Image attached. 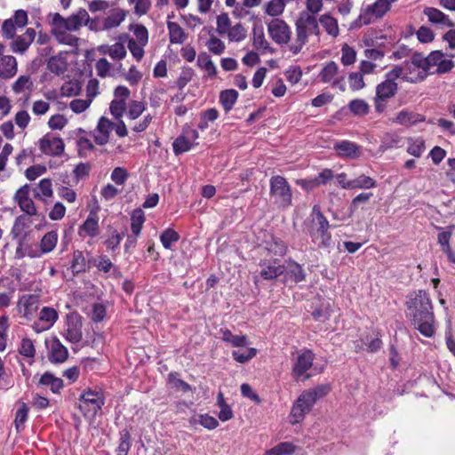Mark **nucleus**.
<instances>
[{
    "label": "nucleus",
    "mask_w": 455,
    "mask_h": 455,
    "mask_svg": "<svg viewBox=\"0 0 455 455\" xmlns=\"http://www.w3.org/2000/svg\"><path fill=\"white\" fill-rule=\"evenodd\" d=\"M405 305L413 327L427 338L434 337L435 319L428 293L423 290L413 291L408 296Z\"/></svg>",
    "instance_id": "nucleus-1"
},
{
    "label": "nucleus",
    "mask_w": 455,
    "mask_h": 455,
    "mask_svg": "<svg viewBox=\"0 0 455 455\" xmlns=\"http://www.w3.org/2000/svg\"><path fill=\"white\" fill-rule=\"evenodd\" d=\"M90 16L85 9H80L68 18L62 17L60 13L52 14L51 33L58 43L76 46L78 37L71 32L77 31L82 26L87 25Z\"/></svg>",
    "instance_id": "nucleus-2"
},
{
    "label": "nucleus",
    "mask_w": 455,
    "mask_h": 455,
    "mask_svg": "<svg viewBox=\"0 0 455 455\" xmlns=\"http://www.w3.org/2000/svg\"><path fill=\"white\" fill-rule=\"evenodd\" d=\"M329 228V222L322 213L320 207L315 205L312 209L310 220L306 226V233L318 248H328L331 246V235L328 232Z\"/></svg>",
    "instance_id": "nucleus-3"
},
{
    "label": "nucleus",
    "mask_w": 455,
    "mask_h": 455,
    "mask_svg": "<svg viewBox=\"0 0 455 455\" xmlns=\"http://www.w3.org/2000/svg\"><path fill=\"white\" fill-rule=\"evenodd\" d=\"M296 40L289 48L293 54H298L307 43L310 35H320V28L315 16L301 12L295 22Z\"/></svg>",
    "instance_id": "nucleus-4"
},
{
    "label": "nucleus",
    "mask_w": 455,
    "mask_h": 455,
    "mask_svg": "<svg viewBox=\"0 0 455 455\" xmlns=\"http://www.w3.org/2000/svg\"><path fill=\"white\" fill-rule=\"evenodd\" d=\"M397 0H376L361 9L357 21L359 26L369 25L385 16L391 9L393 3Z\"/></svg>",
    "instance_id": "nucleus-5"
},
{
    "label": "nucleus",
    "mask_w": 455,
    "mask_h": 455,
    "mask_svg": "<svg viewBox=\"0 0 455 455\" xmlns=\"http://www.w3.org/2000/svg\"><path fill=\"white\" fill-rule=\"evenodd\" d=\"M270 197L279 207L286 208L291 204L292 194L287 180L279 175L270 179Z\"/></svg>",
    "instance_id": "nucleus-6"
},
{
    "label": "nucleus",
    "mask_w": 455,
    "mask_h": 455,
    "mask_svg": "<svg viewBox=\"0 0 455 455\" xmlns=\"http://www.w3.org/2000/svg\"><path fill=\"white\" fill-rule=\"evenodd\" d=\"M403 69L400 66H395L386 74V79L376 87V96L386 100L395 96L397 92V84L395 80L403 75Z\"/></svg>",
    "instance_id": "nucleus-7"
},
{
    "label": "nucleus",
    "mask_w": 455,
    "mask_h": 455,
    "mask_svg": "<svg viewBox=\"0 0 455 455\" xmlns=\"http://www.w3.org/2000/svg\"><path fill=\"white\" fill-rule=\"evenodd\" d=\"M315 359L314 353L309 349H305L298 354L293 363L292 375L296 380H306L310 378L307 371L311 369Z\"/></svg>",
    "instance_id": "nucleus-8"
},
{
    "label": "nucleus",
    "mask_w": 455,
    "mask_h": 455,
    "mask_svg": "<svg viewBox=\"0 0 455 455\" xmlns=\"http://www.w3.org/2000/svg\"><path fill=\"white\" fill-rule=\"evenodd\" d=\"M79 400L82 402V403L79 404V409L84 415L90 413L96 414L97 411L104 405L102 394L91 389L85 390L80 395Z\"/></svg>",
    "instance_id": "nucleus-9"
},
{
    "label": "nucleus",
    "mask_w": 455,
    "mask_h": 455,
    "mask_svg": "<svg viewBox=\"0 0 455 455\" xmlns=\"http://www.w3.org/2000/svg\"><path fill=\"white\" fill-rule=\"evenodd\" d=\"M319 78L323 83L331 84L332 87H338L342 92L346 89L344 76H339V66L334 61H329L323 66Z\"/></svg>",
    "instance_id": "nucleus-10"
},
{
    "label": "nucleus",
    "mask_w": 455,
    "mask_h": 455,
    "mask_svg": "<svg viewBox=\"0 0 455 455\" xmlns=\"http://www.w3.org/2000/svg\"><path fill=\"white\" fill-rule=\"evenodd\" d=\"M267 31L274 42L278 44H287L291 36L289 25L280 19H274L267 25Z\"/></svg>",
    "instance_id": "nucleus-11"
},
{
    "label": "nucleus",
    "mask_w": 455,
    "mask_h": 455,
    "mask_svg": "<svg viewBox=\"0 0 455 455\" xmlns=\"http://www.w3.org/2000/svg\"><path fill=\"white\" fill-rule=\"evenodd\" d=\"M314 403L310 402L307 395L303 392L296 400L293 404L291 414L290 422L294 425L303 420L306 414H307L313 408Z\"/></svg>",
    "instance_id": "nucleus-12"
},
{
    "label": "nucleus",
    "mask_w": 455,
    "mask_h": 455,
    "mask_svg": "<svg viewBox=\"0 0 455 455\" xmlns=\"http://www.w3.org/2000/svg\"><path fill=\"white\" fill-rule=\"evenodd\" d=\"M14 201L18 204L19 207L24 215L36 216L37 214L36 207L33 200L29 197V188L28 185H24L20 188L13 197Z\"/></svg>",
    "instance_id": "nucleus-13"
},
{
    "label": "nucleus",
    "mask_w": 455,
    "mask_h": 455,
    "mask_svg": "<svg viewBox=\"0 0 455 455\" xmlns=\"http://www.w3.org/2000/svg\"><path fill=\"white\" fill-rule=\"evenodd\" d=\"M83 338L81 316L70 313L67 316L66 339L72 343H78Z\"/></svg>",
    "instance_id": "nucleus-14"
},
{
    "label": "nucleus",
    "mask_w": 455,
    "mask_h": 455,
    "mask_svg": "<svg viewBox=\"0 0 455 455\" xmlns=\"http://www.w3.org/2000/svg\"><path fill=\"white\" fill-rule=\"evenodd\" d=\"M57 311L49 307H44L39 313V318L32 325L34 331L37 333L49 330L57 321Z\"/></svg>",
    "instance_id": "nucleus-15"
},
{
    "label": "nucleus",
    "mask_w": 455,
    "mask_h": 455,
    "mask_svg": "<svg viewBox=\"0 0 455 455\" xmlns=\"http://www.w3.org/2000/svg\"><path fill=\"white\" fill-rule=\"evenodd\" d=\"M64 142L59 138L50 134L44 136L39 141L40 150L50 156H60L64 151Z\"/></svg>",
    "instance_id": "nucleus-16"
},
{
    "label": "nucleus",
    "mask_w": 455,
    "mask_h": 455,
    "mask_svg": "<svg viewBox=\"0 0 455 455\" xmlns=\"http://www.w3.org/2000/svg\"><path fill=\"white\" fill-rule=\"evenodd\" d=\"M113 130L114 123L105 116L100 117L96 128L92 132L95 143L100 146L107 144Z\"/></svg>",
    "instance_id": "nucleus-17"
},
{
    "label": "nucleus",
    "mask_w": 455,
    "mask_h": 455,
    "mask_svg": "<svg viewBox=\"0 0 455 455\" xmlns=\"http://www.w3.org/2000/svg\"><path fill=\"white\" fill-rule=\"evenodd\" d=\"M259 266L261 267L259 275L264 280H273L283 275L285 271V267L279 264L276 259L273 261H261Z\"/></svg>",
    "instance_id": "nucleus-18"
},
{
    "label": "nucleus",
    "mask_w": 455,
    "mask_h": 455,
    "mask_svg": "<svg viewBox=\"0 0 455 455\" xmlns=\"http://www.w3.org/2000/svg\"><path fill=\"white\" fill-rule=\"evenodd\" d=\"M38 299L34 295L23 296L18 303V310L25 318L31 319L38 309Z\"/></svg>",
    "instance_id": "nucleus-19"
},
{
    "label": "nucleus",
    "mask_w": 455,
    "mask_h": 455,
    "mask_svg": "<svg viewBox=\"0 0 455 455\" xmlns=\"http://www.w3.org/2000/svg\"><path fill=\"white\" fill-rule=\"evenodd\" d=\"M411 65L415 68H421V71L418 74L417 77H404L406 81L411 83H418L423 81L429 72V66L427 57L423 56L421 53H414L411 57Z\"/></svg>",
    "instance_id": "nucleus-20"
},
{
    "label": "nucleus",
    "mask_w": 455,
    "mask_h": 455,
    "mask_svg": "<svg viewBox=\"0 0 455 455\" xmlns=\"http://www.w3.org/2000/svg\"><path fill=\"white\" fill-rule=\"evenodd\" d=\"M198 133L196 131L192 130L187 135H180L173 141V151L176 155H180L188 151L192 147V140H196Z\"/></svg>",
    "instance_id": "nucleus-21"
},
{
    "label": "nucleus",
    "mask_w": 455,
    "mask_h": 455,
    "mask_svg": "<svg viewBox=\"0 0 455 455\" xmlns=\"http://www.w3.org/2000/svg\"><path fill=\"white\" fill-rule=\"evenodd\" d=\"M36 30L28 28L26 32L19 36L12 43V49L15 52L23 53L33 43L36 37Z\"/></svg>",
    "instance_id": "nucleus-22"
},
{
    "label": "nucleus",
    "mask_w": 455,
    "mask_h": 455,
    "mask_svg": "<svg viewBox=\"0 0 455 455\" xmlns=\"http://www.w3.org/2000/svg\"><path fill=\"white\" fill-rule=\"evenodd\" d=\"M126 12L123 9H112L102 21V29L110 30L120 26L125 20Z\"/></svg>",
    "instance_id": "nucleus-23"
},
{
    "label": "nucleus",
    "mask_w": 455,
    "mask_h": 455,
    "mask_svg": "<svg viewBox=\"0 0 455 455\" xmlns=\"http://www.w3.org/2000/svg\"><path fill=\"white\" fill-rule=\"evenodd\" d=\"M334 149L341 157L355 159L360 156V148L355 143L343 140L335 144Z\"/></svg>",
    "instance_id": "nucleus-24"
},
{
    "label": "nucleus",
    "mask_w": 455,
    "mask_h": 455,
    "mask_svg": "<svg viewBox=\"0 0 455 455\" xmlns=\"http://www.w3.org/2000/svg\"><path fill=\"white\" fill-rule=\"evenodd\" d=\"M431 23L442 24L448 28L454 27V23L449 19L448 15L434 7H426L423 11Z\"/></svg>",
    "instance_id": "nucleus-25"
},
{
    "label": "nucleus",
    "mask_w": 455,
    "mask_h": 455,
    "mask_svg": "<svg viewBox=\"0 0 455 455\" xmlns=\"http://www.w3.org/2000/svg\"><path fill=\"white\" fill-rule=\"evenodd\" d=\"M425 117L422 115L414 113L412 111H409L407 109H403L400 111L396 116L393 119L394 123L411 126L416 124L417 123L424 122Z\"/></svg>",
    "instance_id": "nucleus-26"
},
{
    "label": "nucleus",
    "mask_w": 455,
    "mask_h": 455,
    "mask_svg": "<svg viewBox=\"0 0 455 455\" xmlns=\"http://www.w3.org/2000/svg\"><path fill=\"white\" fill-rule=\"evenodd\" d=\"M18 70L17 60L13 56L6 55L1 59L0 76L4 79L13 77Z\"/></svg>",
    "instance_id": "nucleus-27"
},
{
    "label": "nucleus",
    "mask_w": 455,
    "mask_h": 455,
    "mask_svg": "<svg viewBox=\"0 0 455 455\" xmlns=\"http://www.w3.org/2000/svg\"><path fill=\"white\" fill-rule=\"evenodd\" d=\"M68 356V349L60 343L59 339H54L52 344L49 359L52 363H60L67 360Z\"/></svg>",
    "instance_id": "nucleus-28"
},
{
    "label": "nucleus",
    "mask_w": 455,
    "mask_h": 455,
    "mask_svg": "<svg viewBox=\"0 0 455 455\" xmlns=\"http://www.w3.org/2000/svg\"><path fill=\"white\" fill-rule=\"evenodd\" d=\"M83 232L90 237H95L100 233L98 219L95 215L90 214L83 225L79 228V235Z\"/></svg>",
    "instance_id": "nucleus-29"
},
{
    "label": "nucleus",
    "mask_w": 455,
    "mask_h": 455,
    "mask_svg": "<svg viewBox=\"0 0 455 455\" xmlns=\"http://www.w3.org/2000/svg\"><path fill=\"white\" fill-rule=\"evenodd\" d=\"M318 22L323 26L328 35L337 37L339 34L338 20L328 13L320 16Z\"/></svg>",
    "instance_id": "nucleus-30"
},
{
    "label": "nucleus",
    "mask_w": 455,
    "mask_h": 455,
    "mask_svg": "<svg viewBox=\"0 0 455 455\" xmlns=\"http://www.w3.org/2000/svg\"><path fill=\"white\" fill-rule=\"evenodd\" d=\"M238 92L234 89L222 91L220 94V102L226 113L229 112L235 104Z\"/></svg>",
    "instance_id": "nucleus-31"
},
{
    "label": "nucleus",
    "mask_w": 455,
    "mask_h": 455,
    "mask_svg": "<svg viewBox=\"0 0 455 455\" xmlns=\"http://www.w3.org/2000/svg\"><path fill=\"white\" fill-rule=\"evenodd\" d=\"M167 28L169 30L170 42L172 44H182L187 38L183 28L176 22L168 21Z\"/></svg>",
    "instance_id": "nucleus-32"
},
{
    "label": "nucleus",
    "mask_w": 455,
    "mask_h": 455,
    "mask_svg": "<svg viewBox=\"0 0 455 455\" xmlns=\"http://www.w3.org/2000/svg\"><path fill=\"white\" fill-rule=\"evenodd\" d=\"M221 339L223 341L231 344L235 347H243L247 345V337L245 335H234L228 329H221Z\"/></svg>",
    "instance_id": "nucleus-33"
},
{
    "label": "nucleus",
    "mask_w": 455,
    "mask_h": 455,
    "mask_svg": "<svg viewBox=\"0 0 455 455\" xmlns=\"http://www.w3.org/2000/svg\"><path fill=\"white\" fill-rule=\"evenodd\" d=\"M30 217L31 216L22 214L15 219V221L12 228V235H13V237H20L23 234V232L30 227L32 223Z\"/></svg>",
    "instance_id": "nucleus-34"
},
{
    "label": "nucleus",
    "mask_w": 455,
    "mask_h": 455,
    "mask_svg": "<svg viewBox=\"0 0 455 455\" xmlns=\"http://www.w3.org/2000/svg\"><path fill=\"white\" fill-rule=\"evenodd\" d=\"M197 66L204 69L209 76H215L217 68L211 57L206 52H201L197 57Z\"/></svg>",
    "instance_id": "nucleus-35"
},
{
    "label": "nucleus",
    "mask_w": 455,
    "mask_h": 455,
    "mask_svg": "<svg viewBox=\"0 0 455 455\" xmlns=\"http://www.w3.org/2000/svg\"><path fill=\"white\" fill-rule=\"evenodd\" d=\"M376 185L377 183L375 180L362 174L355 179L351 180V184L347 187H351V189H370L375 188Z\"/></svg>",
    "instance_id": "nucleus-36"
},
{
    "label": "nucleus",
    "mask_w": 455,
    "mask_h": 455,
    "mask_svg": "<svg viewBox=\"0 0 455 455\" xmlns=\"http://www.w3.org/2000/svg\"><path fill=\"white\" fill-rule=\"evenodd\" d=\"M284 272L285 276L294 283H299L305 279V272L302 267L296 262H291Z\"/></svg>",
    "instance_id": "nucleus-37"
},
{
    "label": "nucleus",
    "mask_w": 455,
    "mask_h": 455,
    "mask_svg": "<svg viewBox=\"0 0 455 455\" xmlns=\"http://www.w3.org/2000/svg\"><path fill=\"white\" fill-rule=\"evenodd\" d=\"M295 451L296 446L292 443L283 442L266 451V455H291Z\"/></svg>",
    "instance_id": "nucleus-38"
},
{
    "label": "nucleus",
    "mask_w": 455,
    "mask_h": 455,
    "mask_svg": "<svg viewBox=\"0 0 455 455\" xmlns=\"http://www.w3.org/2000/svg\"><path fill=\"white\" fill-rule=\"evenodd\" d=\"M129 37L127 34L120 36V42H116L110 45L109 56L113 60H123L126 56V49L122 41L126 40Z\"/></svg>",
    "instance_id": "nucleus-39"
},
{
    "label": "nucleus",
    "mask_w": 455,
    "mask_h": 455,
    "mask_svg": "<svg viewBox=\"0 0 455 455\" xmlns=\"http://www.w3.org/2000/svg\"><path fill=\"white\" fill-rule=\"evenodd\" d=\"M131 228L135 236H138L142 229L145 221V215L141 209H136L132 212L131 218Z\"/></svg>",
    "instance_id": "nucleus-40"
},
{
    "label": "nucleus",
    "mask_w": 455,
    "mask_h": 455,
    "mask_svg": "<svg viewBox=\"0 0 455 455\" xmlns=\"http://www.w3.org/2000/svg\"><path fill=\"white\" fill-rule=\"evenodd\" d=\"M58 241V234L55 231H50L46 233L40 243V248L43 253H48L52 251Z\"/></svg>",
    "instance_id": "nucleus-41"
},
{
    "label": "nucleus",
    "mask_w": 455,
    "mask_h": 455,
    "mask_svg": "<svg viewBox=\"0 0 455 455\" xmlns=\"http://www.w3.org/2000/svg\"><path fill=\"white\" fill-rule=\"evenodd\" d=\"M39 383L44 386H50L53 393H58L63 387V381L60 378L54 377L50 372H45L40 379Z\"/></svg>",
    "instance_id": "nucleus-42"
},
{
    "label": "nucleus",
    "mask_w": 455,
    "mask_h": 455,
    "mask_svg": "<svg viewBox=\"0 0 455 455\" xmlns=\"http://www.w3.org/2000/svg\"><path fill=\"white\" fill-rule=\"evenodd\" d=\"M48 69L56 75H62L67 70V62L61 57H51L47 63Z\"/></svg>",
    "instance_id": "nucleus-43"
},
{
    "label": "nucleus",
    "mask_w": 455,
    "mask_h": 455,
    "mask_svg": "<svg viewBox=\"0 0 455 455\" xmlns=\"http://www.w3.org/2000/svg\"><path fill=\"white\" fill-rule=\"evenodd\" d=\"M349 110L355 116H365L369 113V104L362 99L353 100L348 104Z\"/></svg>",
    "instance_id": "nucleus-44"
},
{
    "label": "nucleus",
    "mask_w": 455,
    "mask_h": 455,
    "mask_svg": "<svg viewBox=\"0 0 455 455\" xmlns=\"http://www.w3.org/2000/svg\"><path fill=\"white\" fill-rule=\"evenodd\" d=\"M135 36V40L141 44H147L148 42V32L145 26L141 24H132L129 27Z\"/></svg>",
    "instance_id": "nucleus-45"
},
{
    "label": "nucleus",
    "mask_w": 455,
    "mask_h": 455,
    "mask_svg": "<svg viewBox=\"0 0 455 455\" xmlns=\"http://www.w3.org/2000/svg\"><path fill=\"white\" fill-rule=\"evenodd\" d=\"M131 445V435L127 429H123L120 432V443L116 449V455H128Z\"/></svg>",
    "instance_id": "nucleus-46"
},
{
    "label": "nucleus",
    "mask_w": 455,
    "mask_h": 455,
    "mask_svg": "<svg viewBox=\"0 0 455 455\" xmlns=\"http://www.w3.org/2000/svg\"><path fill=\"white\" fill-rule=\"evenodd\" d=\"M330 390L331 387L329 385H319L315 388L307 390L304 393L307 395L309 401L313 402V403L315 404L317 400L325 396L330 392Z\"/></svg>",
    "instance_id": "nucleus-47"
},
{
    "label": "nucleus",
    "mask_w": 455,
    "mask_h": 455,
    "mask_svg": "<svg viewBox=\"0 0 455 455\" xmlns=\"http://www.w3.org/2000/svg\"><path fill=\"white\" fill-rule=\"evenodd\" d=\"M180 239V235L172 228L164 230L160 235V241L165 249H171L173 243Z\"/></svg>",
    "instance_id": "nucleus-48"
},
{
    "label": "nucleus",
    "mask_w": 455,
    "mask_h": 455,
    "mask_svg": "<svg viewBox=\"0 0 455 455\" xmlns=\"http://www.w3.org/2000/svg\"><path fill=\"white\" fill-rule=\"evenodd\" d=\"M70 267L74 274H78L85 270L86 260L81 251H76L73 253V259Z\"/></svg>",
    "instance_id": "nucleus-49"
},
{
    "label": "nucleus",
    "mask_w": 455,
    "mask_h": 455,
    "mask_svg": "<svg viewBox=\"0 0 455 455\" xmlns=\"http://www.w3.org/2000/svg\"><path fill=\"white\" fill-rule=\"evenodd\" d=\"M227 34L228 39L232 42H240L246 37V30L241 23L230 27Z\"/></svg>",
    "instance_id": "nucleus-50"
},
{
    "label": "nucleus",
    "mask_w": 455,
    "mask_h": 455,
    "mask_svg": "<svg viewBox=\"0 0 455 455\" xmlns=\"http://www.w3.org/2000/svg\"><path fill=\"white\" fill-rule=\"evenodd\" d=\"M253 45L256 49L267 51L270 48L269 43L266 40L262 28L253 29Z\"/></svg>",
    "instance_id": "nucleus-51"
},
{
    "label": "nucleus",
    "mask_w": 455,
    "mask_h": 455,
    "mask_svg": "<svg viewBox=\"0 0 455 455\" xmlns=\"http://www.w3.org/2000/svg\"><path fill=\"white\" fill-rule=\"evenodd\" d=\"M284 4L281 0H271L265 7V12L272 17L281 15L284 11Z\"/></svg>",
    "instance_id": "nucleus-52"
},
{
    "label": "nucleus",
    "mask_w": 455,
    "mask_h": 455,
    "mask_svg": "<svg viewBox=\"0 0 455 455\" xmlns=\"http://www.w3.org/2000/svg\"><path fill=\"white\" fill-rule=\"evenodd\" d=\"M425 149V141L421 138L411 140L407 148V152L415 156L419 157Z\"/></svg>",
    "instance_id": "nucleus-53"
},
{
    "label": "nucleus",
    "mask_w": 455,
    "mask_h": 455,
    "mask_svg": "<svg viewBox=\"0 0 455 455\" xmlns=\"http://www.w3.org/2000/svg\"><path fill=\"white\" fill-rule=\"evenodd\" d=\"M208 50L216 55H220L225 51V44L215 36H212L206 43Z\"/></svg>",
    "instance_id": "nucleus-54"
},
{
    "label": "nucleus",
    "mask_w": 455,
    "mask_h": 455,
    "mask_svg": "<svg viewBox=\"0 0 455 455\" xmlns=\"http://www.w3.org/2000/svg\"><path fill=\"white\" fill-rule=\"evenodd\" d=\"M128 40V48L132 54V56L138 60H141L144 56V49L143 47L146 44H141L140 43L136 42L134 38H127Z\"/></svg>",
    "instance_id": "nucleus-55"
},
{
    "label": "nucleus",
    "mask_w": 455,
    "mask_h": 455,
    "mask_svg": "<svg viewBox=\"0 0 455 455\" xmlns=\"http://www.w3.org/2000/svg\"><path fill=\"white\" fill-rule=\"evenodd\" d=\"M348 83L351 90L358 91L365 86L363 75L360 72H352L348 76Z\"/></svg>",
    "instance_id": "nucleus-56"
},
{
    "label": "nucleus",
    "mask_w": 455,
    "mask_h": 455,
    "mask_svg": "<svg viewBox=\"0 0 455 455\" xmlns=\"http://www.w3.org/2000/svg\"><path fill=\"white\" fill-rule=\"evenodd\" d=\"M257 354V350L255 348H248L244 352H241L240 350H235L232 352L233 358L241 363H246L251 358H253Z\"/></svg>",
    "instance_id": "nucleus-57"
},
{
    "label": "nucleus",
    "mask_w": 455,
    "mask_h": 455,
    "mask_svg": "<svg viewBox=\"0 0 455 455\" xmlns=\"http://www.w3.org/2000/svg\"><path fill=\"white\" fill-rule=\"evenodd\" d=\"M145 105L141 101L133 100L128 107V117L132 120L137 119L145 110Z\"/></svg>",
    "instance_id": "nucleus-58"
},
{
    "label": "nucleus",
    "mask_w": 455,
    "mask_h": 455,
    "mask_svg": "<svg viewBox=\"0 0 455 455\" xmlns=\"http://www.w3.org/2000/svg\"><path fill=\"white\" fill-rule=\"evenodd\" d=\"M19 353L26 357L33 358L36 355L35 346L30 339H23L19 347Z\"/></svg>",
    "instance_id": "nucleus-59"
},
{
    "label": "nucleus",
    "mask_w": 455,
    "mask_h": 455,
    "mask_svg": "<svg viewBox=\"0 0 455 455\" xmlns=\"http://www.w3.org/2000/svg\"><path fill=\"white\" fill-rule=\"evenodd\" d=\"M341 62L345 66H349L355 61L356 52L347 44L343 45L341 49Z\"/></svg>",
    "instance_id": "nucleus-60"
},
{
    "label": "nucleus",
    "mask_w": 455,
    "mask_h": 455,
    "mask_svg": "<svg viewBox=\"0 0 455 455\" xmlns=\"http://www.w3.org/2000/svg\"><path fill=\"white\" fill-rule=\"evenodd\" d=\"M231 27V21L227 13H221L217 17V32L225 35Z\"/></svg>",
    "instance_id": "nucleus-61"
},
{
    "label": "nucleus",
    "mask_w": 455,
    "mask_h": 455,
    "mask_svg": "<svg viewBox=\"0 0 455 455\" xmlns=\"http://www.w3.org/2000/svg\"><path fill=\"white\" fill-rule=\"evenodd\" d=\"M302 70L298 66H291L285 71V77L291 84H296L301 79Z\"/></svg>",
    "instance_id": "nucleus-62"
},
{
    "label": "nucleus",
    "mask_w": 455,
    "mask_h": 455,
    "mask_svg": "<svg viewBox=\"0 0 455 455\" xmlns=\"http://www.w3.org/2000/svg\"><path fill=\"white\" fill-rule=\"evenodd\" d=\"M111 64L107 59L101 58L95 64L97 75L100 77H107L110 75Z\"/></svg>",
    "instance_id": "nucleus-63"
},
{
    "label": "nucleus",
    "mask_w": 455,
    "mask_h": 455,
    "mask_svg": "<svg viewBox=\"0 0 455 455\" xmlns=\"http://www.w3.org/2000/svg\"><path fill=\"white\" fill-rule=\"evenodd\" d=\"M91 103H92V99H88V100L76 99L70 102L69 107L73 112H75L76 114H80V113L85 111L90 107Z\"/></svg>",
    "instance_id": "nucleus-64"
}]
</instances>
